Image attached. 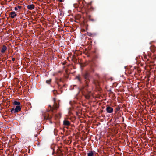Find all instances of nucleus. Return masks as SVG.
Returning <instances> with one entry per match:
<instances>
[{"mask_svg":"<svg viewBox=\"0 0 156 156\" xmlns=\"http://www.w3.org/2000/svg\"><path fill=\"white\" fill-rule=\"evenodd\" d=\"M53 101L54 102V104L52 107L51 105H49V107L50 108V110H51L52 112H54V110H57L59 106L56 103V99L55 98L53 99Z\"/></svg>","mask_w":156,"mask_h":156,"instance_id":"nucleus-1","label":"nucleus"},{"mask_svg":"<svg viewBox=\"0 0 156 156\" xmlns=\"http://www.w3.org/2000/svg\"><path fill=\"white\" fill-rule=\"evenodd\" d=\"M21 110V108L20 105L16 106L14 109L12 108L11 110V112L13 113H16L20 111Z\"/></svg>","mask_w":156,"mask_h":156,"instance_id":"nucleus-2","label":"nucleus"},{"mask_svg":"<svg viewBox=\"0 0 156 156\" xmlns=\"http://www.w3.org/2000/svg\"><path fill=\"white\" fill-rule=\"evenodd\" d=\"M107 112L109 113H111L113 112V108L110 106H107L106 109Z\"/></svg>","mask_w":156,"mask_h":156,"instance_id":"nucleus-3","label":"nucleus"},{"mask_svg":"<svg viewBox=\"0 0 156 156\" xmlns=\"http://www.w3.org/2000/svg\"><path fill=\"white\" fill-rule=\"evenodd\" d=\"M44 117L45 119L48 120L50 119L52 117L48 113H45L44 115Z\"/></svg>","mask_w":156,"mask_h":156,"instance_id":"nucleus-4","label":"nucleus"},{"mask_svg":"<svg viewBox=\"0 0 156 156\" xmlns=\"http://www.w3.org/2000/svg\"><path fill=\"white\" fill-rule=\"evenodd\" d=\"M35 7V5L33 4L29 5L27 6V8L30 10L34 9Z\"/></svg>","mask_w":156,"mask_h":156,"instance_id":"nucleus-5","label":"nucleus"},{"mask_svg":"<svg viewBox=\"0 0 156 156\" xmlns=\"http://www.w3.org/2000/svg\"><path fill=\"white\" fill-rule=\"evenodd\" d=\"M17 16V14L14 11L11 12L10 13V17L12 18H14Z\"/></svg>","mask_w":156,"mask_h":156,"instance_id":"nucleus-6","label":"nucleus"},{"mask_svg":"<svg viewBox=\"0 0 156 156\" xmlns=\"http://www.w3.org/2000/svg\"><path fill=\"white\" fill-rule=\"evenodd\" d=\"M7 49V47L5 45H3L1 50V52L2 53H4L6 50Z\"/></svg>","mask_w":156,"mask_h":156,"instance_id":"nucleus-7","label":"nucleus"},{"mask_svg":"<svg viewBox=\"0 0 156 156\" xmlns=\"http://www.w3.org/2000/svg\"><path fill=\"white\" fill-rule=\"evenodd\" d=\"M63 124L65 126H69L70 123L68 121L65 120L63 121Z\"/></svg>","mask_w":156,"mask_h":156,"instance_id":"nucleus-8","label":"nucleus"},{"mask_svg":"<svg viewBox=\"0 0 156 156\" xmlns=\"http://www.w3.org/2000/svg\"><path fill=\"white\" fill-rule=\"evenodd\" d=\"M95 152L94 151H90L89 153H87L88 156H93Z\"/></svg>","mask_w":156,"mask_h":156,"instance_id":"nucleus-9","label":"nucleus"},{"mask_svg":"<svg viewBox=\"0 0 156 156\" xmlns=\"http://www.w3.org/2000/svg\"><path fill=\"white\" fill-rule=\"evenodd\" d=\"M13 104L14 105H20L21 103L19 102H18L16 101H15L13 102Z\"/></svg>","mask_w":156,"mask_h":156,"instance_id":"nucleus-10","label":"nucleus"},{"mask_svg":"<svg viewBox=\"0 0 156 156\" xmlns=\"http://www.w3.org/2000/svg\"><path fill=\"white\" fill-rule=\"evenodd\" d=\"M84 77H85V78L86 79V78H87L88 77V73L86 72L85 73V74L84 75Z\"/></svg>","mask_w":156,"mask_h":156,"instance_id":"nucleus-11","label":"nucleus"},{"mask_svg":"<svg viewBox=\"0 0 156 156\" xmlns=\"http://www.w3.org/2000/svg\"><path fill=\"white\" fill-rule=\"evenodd\" d=\"M27 25L26 24V23H24V25L23 26V27L24 28H26L27 27Z\"/></svg>","mask_w":156,"mask_h":156,"instance_id":"nucleus-12","label":"nucleus"},{"mask_svg":"<svg viewBox=\"0 0 156 156\" xmlns=\"http://www.w3.org/2000/svg\"><path fill=\"white\" fill-rule=\"evenodd\" d=\"M83 2H84V0L80 1V2H79L80 4V3L81 2L83 4V7L84 6V4L83 3Z\"/></svg>","mask_w":156,"mask_h":156,"instance_id":"nucleus-13","label":"nucleus"},{"mask_svg":"<svg viewBox=\"0 0 156 156\" xmlns=\"http://www.w3.org/2000/svg\"><path fill=\"white\" fill-rule=\"evenodd\" d=\"M56 0L58 1V2H63L65 1V0Z\"/></svg>","mask_w":156,"mask_h":156,"instance_id":"nucleus-14","label":"nucleus"},{"mask_svg":"<svg viewBox=\"0 0 156 156\" xmlns=\"http://www.w3.org/2000/svg\"><path fill=\"white\" fill-rule=\"evenodd\" d=\"M51 79H50L49 80H47V81H46V83H50V82H51Z\"/></svg>","mask_w":156,"mask_h":156,"instance_id":"nucleus-15","label":"nucleus"},{"mask_svg":"<svg viewBox=\"0 0 156 156\" xmlns=\"http://www.w3.org/2000/svg\"><path fill=\"white\" fill-rule=\"evenodd\" d=\"M76 78L77 79L78 81H80L81 80L79 76H78L76 77Z\"/></svg>","mask_w":156,"mask_h":156,"instance_id":"nucleus-16","label":"nucleus"},{"mask_svg":"<svg viewBox=\"0 0 156 156\" xmlns=\"http://www.w3.org/2000/svg\"><path fill=\"white\" fill-rule=\"evenodd\" d=\"M92 2H90L87 4V5L88 6L90 5V6L91 5Z\"/></svg>","mask_w":156,"mask_h":156,"instance_id":"nucleus-17","label":"nucleus"},{"mask_svg":"<svg viewBox=\"0 0 156 156\" xmlns=\"http://www.w3.org/2000/svg\"><path fill=\"white\" fill-rule=\"evenodd\" d=\"M14 9L16 11L17 10H18V7H15V8H14Z\"/></svg>","mask_w":156,"mask_h":156,"instance_id":"nucleus-18","label":"nucleus"},{"mask_svg":"<svg viewBox=\"0 0 156 156\" xmlns=\"http://www.w3.org/2000/svg\"><path fill=\"white\" fill-rule=\"evenodd\" d=\"M17 7H18V9H20L21 8V6H18Z\"/></svg>","mask_w":156,"mask_h":156,"instance_id":"nucleus-19","label":"nucleus"},{"mask_svg":"<svg viewBox=\"0 0 156 156\" xmlns=\"http://www.w3.org/2000/svg\"><path fill=\"white\" fill-rule=\"evenodd\" d=\"M90 97V95H87V96L86 97V98L87 99H88V98H89Z\"/></svg>","mask_w":156,"mask_h":156,"instance_id":"nucleus-20","label":"nucleus"},{"mask_svg":"<svg viewBox=\"0 0 156 156\" xmlns=\"http://www.w3.org/2000/svg\"><path fill=\"white\" fill-rule=\"evenodd\" d=\"M12 60L13 61H14L15 60V58H12Z\"/></svg>","mask_w":156,"mask_h":156,"instance_id":"nucleus-21","label":"nucleus"},{"mask_svg":"<svg viewBox=\"0 0 156 156\" xmlns=\"http://www.w3.org/2000/svg\"><path fill=\"white\" fill-rule=\"evenodd\" d=\"M89 34H88V35L90 36V35H91V33H88Z\"/></svg>","mask_w":156,"mask_h":156,"instance_id":"nucleus-22","label":"nucleus"},{"mask_svg":"<svg viewBox=\"0 0 156 156\" xmlns=\"http://www.w3.org/2000/svg\"><path fill=\"white\" fill-rule=\"evenodd\" d=\"M65 64V63H63V65H64Z\"/></svg>","mask_w":156,"mask_h":156,"instance_id":"nucleus-23","label":"nucleus"},{"mask_svg":"<svg viewBox=\"0 0 156 156\" xmlns=\"http://www.w3.org/2000/svg\"><path fill=\"white\" fill-rule=\"evenodd\" d=\"M155 50H156V48H155Z\"/></svg>","mask_w":156,"mask_h":156,"instance_id":"nucleus-24","label":"nucleus"},{"mask_svg":"<svg viewBox=\"0 0 156 156\" xmlns=\"http://www.w3.org/2000/svg\"><path fill=\"white\" fill-rule=\"evenodd\" d=\"M134 69H135V68H135V67H134Z\"/></svg>","mask_w":156,"mask_h":156,"instance_id":"nucleus-25","label":"nucleus"}]
</instances>
